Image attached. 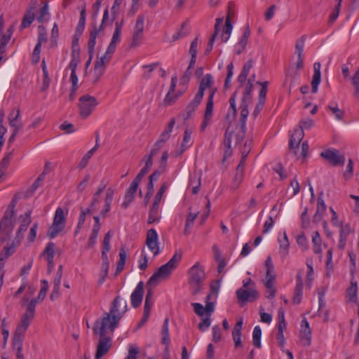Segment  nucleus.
I'll return each instance as SVG.
<instances>
[{"label": "nucleus", "instance_id": "nucleus-1", "mask_svg": "<svg viewBox=\"0 0 359 359\" xmlns=\"http://www.w3.org/2000/svg\"><path fill=\"white\" fill-rule=\"evenodd\" d=\"M120 296L116 297L112 302L109 312H104L101 318L96 320L93 330L95 334L100 336L95 352V359H100L107 353L112 346L111 338L107 336L110 332L113 333L120 320L127 311V303L121 304Z\"/></svg>", "mask_w": 359, "mask_h": 359}, {"label": "nucleus", "instance_id": "nucleus-2", "mask_svg": "<svg viewBox=\"0 0 359 359\" xmlns=\"http://www.w3.org/2000/svg\"><path fill=\"white\" fill-rule=\"evenodd\" d=\"M182 257L181 251L175 252L171 259L166 264L160 266L150 277L147 283V286H156L161 280L168 279L177 267Z\"/></svg>", "mask_w": 359, "mask_h": 359}, {"label": "nucleus", "instance_id": "nucleus-3", "mask_svg": "<svg viewBox=\"0 0 359 359\" xmlns=\"http://www.w3.org/2000/svg\"><path fill=\"white\" fill-rule=\"evenodd\" d=\"M189 284L194 295L199 293L203 289L206 278L204 267L199 262L195 263L188 271Z\"/></svg>", "mask_w": 359, "mask_h": 359}, {"label": "nucleus", "instance_id": "nucleus-4", "mask_svg": "<svg viewBox=\"0 0 359 359\" xmlns=\"http://www.w3.org/2000/svg\"><path fill=\"white\" fill-rule=\"evenodd\" d=\"M253 84L252 81L250 79L248 80L247 84L245 87L243 97L241 100V103L240 105L241 109V118H240V123L242 130H245V125L247 118L248 116V105L251 103L252 101V95L251 93L252 91Z\"/></svg>", "mask_w": 359, "mask_h": 359}, {"label": "nucleus", "instance_id": "nucleus-5", "mask_svg": "<svg viewBox=\"0 0 359 359\" xmlns=\"http://www.w3.org/2000/svg\"><path fill=\"white\" fill-rule=\"evenodd\" d=\"M98 105L97 99L90 95H84L79 100V114L83 118L88 117Z\"/></svg>", "mask_w": 359, "mask_h": 359}, {"label": "nucleus", "instance_id": "nucleus-6", "mask_svg": "<svg viewBox=\"0 0 359 359\" xmlns=\"http://www.w3.org/2000/svg\"><path fill=\"white\" fill-rule=\"evenodd\" d=\"M65 215L62 208H57L55 210L53 222L48 230V236L50 238L56 237L65 228Z\"/></svg>", "mask_w": 359, "mask_h": 359}, {"label": "nucleus", "instance_id": "nucleus-7", "mask_svg": "<svg viewBox=\"0 0 359 359\" xmlns=\"http://www.w3.org/2000/svg\"><path fill=\"white\" fill-rule=\"evenodd\" d=\"M206 89H208V97L206 103H209L210 100L213 102V98L217 89V88L214 87V79L210 74H206L201 79L196 94L203 97L204 92Z\"/></svg>", "mask_w": 359, "mask_h": 359}, {"label": "nucleus", "instance_id": "nucleus-8", "mask_svg": "<svg viewBox=\"0 0 359 359\" xmlns=\"http://www.w3.org/2000/svg\"><path fill=\"white\" fill-rule=\"evenodd\" d=\"M15 203L12 202L6 210L3 218L0 222V230L2 229L9 235L14 227L13 217L15 215Z\"/></svg>", "mask_w": 359, "mask_h": 359}, {"label": "nucleus", "instance_id": "nucleus-9", "mask_svg": "<svg viewBox=\"0 0 359 359\" xmlns=\"http://www.w3.org/2000/svg\"><path fill=\"white\" fill-rule=\"evenodd\" d=\"M320 156L333 166L343 165L345 157L337 149H326L320 153Z\"/></svg>", "mask_w": 359, "mask_h": 359}, {"label": "nucleus", "instance_id": "nucleus-10", "mask_svg": "<svg viewBox=\"0 0 359 359\" xmlns=\"http://www.w3.org/2000/svg\"><path fill=\"white\" fill-rule=\"evenodd\" d=\"M236 297L241 306H243L245 302L255 301L259 297V294L255 288L241 287L236 291Z\"/></svg>", "mask_w": 359, "mask_h": 359}, {"label": "nucleus", "instance_id": "nucleus-11", "mask_svg": "<svg viewBox=\"0 0 359 359\" xmlns=\"http://www.w3.org/2000/svg\"><path fill=\"white\" fill-rule=\"evenodd\" d=\"M31 214L32 211L28 210L25 213V215L20 216L19 220L20 224L18 230L17 231L16 237L14 239V243L16 242L17 244H20L22 238H23L24 232L27 231L29 225L31 224Z\"/></svg>", "mask_w": 359, "mask_h": 359}, {"label": "nucleus", "instance_id": "nucleus-12", "mask_svg": "<svg viewBox=\"0 0 359 359\" xmlns=\"http://www.w3.org/2000/svg\"><path fill=\"white\" fill-rule=\"evenodd\" d=\"M123 23V18H122L120 21H116L115 22L114 32L113 33L110 43L108 46V53H114L116 48V44L121 41V36Z\"/></svg>", "mask_w": 359, "mask_h": 359}, {"label": "nucleus", "instance_id": "nucleus-13", "mask_svg": "<svg viewBox=\"0 0 359 359\" xmlns=\"http://www.w3.org/2000/svg\"><path fill=\"white\" fill-rule=\"evenodd\" d=\"M304 136L302 129H294L290 136L289 142L290 151L293 155H297V150L299 149V144Z\"/></svg>", "mask_w": 359, "mask_h": 359}, {"label": "nucleus", "instance_id": "nucleus-14", "mask_svg": "<svg viewBox=\"0 0 359 359\" xmlns=\"http://www.w3.org/2000/svg\"><path fill=\"white\" fill-rule=\"evenodd\" d=\"M35 313L26 309L25 313L21 316L20 321L15 328V332L25 334L28 329L32 320L34 318Z\"/></svg>", "mask_w": 359, "mask_h": 359}, {"label": "nucleus", "instance_id": "nucleus-15", "mask_svg": "<svg viewBox=\"0 0 359 359\" xmlns=\"http://www.w3.org/2000/svg\"><path fill=\"white\" fill-rule=\"evenodd\" d=\"M300 341L304 346H309L311 341V330L306 319H304L301 324Z\"/></svg>", "mask_w": 359, "mask_h": 359}, {"label": "nucleus", "instance_id": "nucleus-16", "mask_svg": "<svg viewBox=\"0 0 359 359\" xmlns=\"http://www.w3.org/2000/svg\"><path fill=\"white\" fill-rule=\"evenodd\" d=\"M144 295V283L140 281L131 294V305L133 308H137L142 302Z\"/></svg>", "mask_w": 359, "mask_h": 359}, {"label": "nucleus", "instance_id": "nucleus-17", "mask_svg": "<svg viewBox=\"0 0 359 359\" xmlns=\"http://www.w3.org/2000/svg\"><path fill=\"white\" fill-rule=\"evenodd\" d=\"M236 91L233 94V95L229 99L230 107L228 110V112L225 116V123L230 128L231 123L234 121L237 111L236 108Z\"/></svg>", "mask_w": 359, "mask_h": 359}, {"label": "nucleus", "instance_id": "nucleus-18", "mask_svg": "<svg viewBox=\"0 0 359 359\" xmlns=\"http://www.w3.org/2000/svg\"><path fill=\"white\" fill-rule=\"evenodd\" d=\"M139 184L137 182H132L130 187L126 190L124 201L123 202L121 206L124 209L127 208L130 203L133 201L135 195L137 191Z\"/></svg>", "mask_w": 359, "mask_h": 359}, {"label": "nucleus", "instance_id": "nucleus-19", "mask_svg": "<svg viewBox=\"0 0 359 359\" xmlns=\"http://www.w3.org/2000/svg\"><path fill=\"white\" fill-rule=\"evenodd\" d=\"M97 36V31L96 29H95L93 31H90L89 40L88 42V51L89 53V59L86 63V69H88V66L90 65V64L91 62L92 58L93 57L95 46L96 44Z\"/></svg>", "mask_w": 359, "mask_h": 359}, {"label": "nucleus", "instance_id": "nucleus-20", "mask_svg": "<svg viewBox=\"0 0 359 359\" xmlns=\"http://www.w3.org/2000/svg\"><path fill=\"white\" fill-rule=\"evenodd\" d=\"M250 36V29L249 26H247L243 36L235 46V52L237 55H240L245 49Z\"/></svg>", "mask_w": 359, "mask_h": 359}, {"label": "nucleus", "instance_id": "nucleus-21", "mask_svg": "<svg viewBox=\"0 0 359 359\" xmlns=\"http://www.w3.org/2000/svg\"><path fill=\"white\" fill-rule=\"evenodd\" d=\"M313 69L314 72L311 81V90L313 93H316L318 91V86L321 81L320 63H314Z\"/></svg>", "mask_w": 359, "mask_h": 359}, {"label": "nucleus", "instance_id": "nucleus-22", "mask_svg": "<svg viewBox=\"0 0 359 359\" xmlns=\"http://www.w3.org/2000/svg\"><path fill=\"white\" fill-rule=\"evenodd\" d=\"M112 237L111 231H109L104 236L102 243V262H109L108 259L107 252H109L110 241Z\"/></svg>", "mask_w": 359, "mask_h": 359}, {"label": "nucleus", "instance_id": "nucleus-23", "mask_svg": "<svg viewBox=\"0 0 359 359\" xmlns=\"http://www.w3.org/2000/svg\"><path fill=\"white\" fill-rule=\"evenodd\" d=\"M203 97L200 96L198 94H196L194 96V98L192 101H191L188 105L186 107L185 112H186V117L185 120L189 119L191 116L193 114V113L197 109L198 107L201 104Z\"/></svg>", "mask_w": 359, "mask_h": 359}, {"label": "nucleus", "instance_id": "nucleus-24", "mask_svg": "<svg viewBox=\"0 0 359 359\" xmlns=\"http://www.w3.org/2000/svg\"><path fill=\"white\" fill-rule=\"evenodd\" d=\"M243 325V319L240 318L233 327L232 331V337L234 341L235 347L242 346L241 342V329Z\"/></svg>", "mask_w": 359, "mask_h": 359}, {"label": "nucleus", "instance_id": "nucleus-25", "mask_svg": "<svg viewBox=\"0 0 359 359\" xmlns=\"http://www.w3.org/2000/svg\"><path fill=\"white\" fill-rule=\"evenodd\" d=\"M76 46H78V44H75L73 43L72 46V59L68 65V68L71 70V72H76L78 65L80 62V51L79 48H76Z\"/></svg>", "mask_w": 359, "mask_h": 359}, {"label": "nucleus", "instance_id": "nucleus-26", "mask_svg": "<svg viewBox=\"0 0 359 359\" xmlns=\"http://www.w3.org/2000/svg\"><path fill=\"white\" fill-rule=\"evenodd\" d=\"M99 140H100L99 134L97 133L96 138H95V145L83 156V157L82 158L81 161H80V163L79 164V168L83 169L87 166L90 158L92 157V156L93 155L95 151L99 147Z\"/></svg>", "mask_w": 359, "mask_h": 359}, {"label": "nucleus", "instance_id": "nucleus-27", "mask_svg": "<svg viewBox=\"0 0 359 359\" xmlns=\"http://www.w3.org/2000/svg\"><path fill=\"white\" fill-rule=\"evenodd\" d=\"M175 124V120L174 118H171L168 125L165 130L161 133L158 140H157V144H164V143L170 138V134L172 131L174 126Z\"/></svg>", "mask_w": 359, "mask_h": 359}, {"label": "nucleus", "instance_id": "nucleus-28", "mask_svg": "<svg viewBox=\"0 0 359 359\" xmlns=\"http://www.w3.org/2000/svg\"><path fill=\"white\" fill-rule=\"evenodd\" d=\"M213 107H214V102H212L211 100L209 101V103H206L203 121L201 126V129L202 131H203L206 128L207 126L209 124V123L212 118V112H213Z\"/></svg>", "mask_w": 359, "mask_h": 359}, {"label": "nucleus", "instance_id": "nucleus-29", "mask_svg": "<svg viewBox=\"0 0 359 359\" xmlns=\"http://www.w3.org/2000/svg\"><path fill=\"white\" fill-rule=\"evenodd\" d=\"M35 3L33 4V6L29 8V9L27 10L25 15L23 16L21 25L20 26V29L22 30L30 26V25L34 20V13L33 12V9L34 8Z\"/></svg>", "mask_w": 359, "mask_h": 359}, {"label": "nucleus", "instance_id": "nucleus-30", "mask_svg": "<svg viewBox=\"0 0 359 359\" xmlns=\"http://www.w3.org/2000/svg\"><path fill=\"white\" fill-rule=\"evenodd\" d=\"M159 203L156 201H154L153 205L149 210V217L147 220L148 224H153L154 222H158L161 217L158 215Z\"/></svg>", "mask_w": 359, "mask_h": 359}, {"label": "nucleus", "instance_id": "nucleus-31", "mask_svg": "<svg viewBox=\"0 0 359 359\" xmlns=\"http://www.w3.org/2000/svg\"><path fill=\"white\" fill-rule=\"evenodd\" d=\"M25 334L15 332L12 339V348L15 351H22V341L25 339Z\"/></svg>", "mask_w": 359, "mask_h": 359}, {"label": "nucleus", "instance_id": "nucleus-32", "mask_svg": "<svg viewBox=\"0 0 359 359\" xmlns=\"http://www.w3.org/2000/svg\"><path fill=\"white\" fill-rule=\"evenodd\" d=\"M161 335H162V344L165 345V351H168V344L170 343V335H169V328H168V318H166L164 320L163 326H162V330H161Z\"/></svg>", "mask_w": 359, "mask_h": 359}, {"label": "nucleus", "instance_id": "nucleus-33", "mask_svg": "<svg viewBox=\"0 0 359 359\" xmlns=\"http://www.w3.org/2000/svg\"><path fill=\"white\" fill-rule=\"evenodd\" d=\"M349 80L353 87V96L359 99V67L353 75L349 77Z\"/></svg>", "mask_w": 359, "mask_h": 359}, {"label": "nucleus", "instance_id": "nucleus-34", "mask_svg": "<svg viewBox=\"0 0 359 359\" xmlns=\"http://www.w3.org/2000/svg\"><path fill=\"white\" fill-rule=\"evenodd\" d=\"M114 191L112 189L109 188L107 189L106 193V197L104 199L105 208L101 211V215L104 217L107 212H109L111 208V203L113 201Z\"/></svg>", "mask_w": 359, "mask_h": 359}, {"label": "nucleus", "instance_id": "nucleus-35", "mask_svg": "<svg viewBox=\"0 0 359 359\" xmlns=\"http://www.w3.org/2000/svg\"><path fill=\"white\" fill-rule=\"evenodd\" d=\"M244 172L236 170L233 179L230 185V189L233 191L237 189L243 182Z\"/></svg>", "mask_w": 359, "mask_h": 359}, {"label": "nucleus", "instance_id": "nucleus-36", "mask_svg": "<svg viewBox=\"0 0 359 359\" xmlns=\"http://www.w3.org/2000/svg\"><path fill=\"white\" fill-rule=\"evenodd\" d=\"M41 68H42V71H43V83H42V86L41 88V90L46 91L50 86V79L48 76V72L46 65V62L44 60L41 62Z\"/></svg>", "mask_w": 359, "mask_h": 359}, {"label": "nucleus", "instance_id": "nucleus-37", "mask_svg": "<svg viewBox=\"0 0 359 359\" xmlns=\"http://www.w3.org/2000/svg\"><path fill=\"white\" fill-rule=\"evenodd\" d=\"M312 243L313 244V252L315 254H320L322 252L321 243L322 240L318 231H315L312 236Z\"/></svg>", "mask_w": 359, "mask_h": 359}, {"label": "nucleus", "instance_id": "nucleus-38", "mask_svg": "<svg viewBox=\"0 0 359 359\" xmlns=\"http://www.w3.org/2000/svg\"><path fill=\"white\" fill-rule=\"evenodd\" d=\"M189 186L192 187L193 194H197L201 187V176L194 175L190 177Z\"/></svg>", "mask_w": 359, "mask_h": 359}, {"label": "nucleus", "instance_id": "nucleus-39", "mask_svg": "<svg viewBox=\"0 0 359 359\" xmlns=\"http://www.w3.org/2000/svg\"><path fill=\"white\" fill-rule=\"evenodd\" d=\"M126 252L123 248H121L119 252V260L117 263L116 273L121 272L123 269L126 260Z\"/></svg>", "mask_w": 359, "mask_h": 359}, {"label": "nucleus", "instance_id": "nucleus-40", "mask_svg": "<svg viewBox=\"0 0 359 359\" xmlns=\"http://www.w3.org/2000/svg\"><path fill=\"white\" fill-rule=\"evenodd\" d=\"M278 241L280 243V253L285 257L288 253V248L290 245L288 238L285 232H284L283 238L278 239Z\"/></svg>", "mask_w": 359, "mask_h": 359}, {"label": "nucleus", "instance_id": "nucleus-41", "mask_svg": "<svg viewBox=\"0 0 359 359\" xmlns=\"http://www.w3.org/2000/svg\"><path fill=\"white\" fill-rule=\"evenodd\" d=\"M232 29L233 26L231 25V22H229V19H226L225 26L224 27L223 32L221 36L222 41L223 42H226L228 41L231 33Z\"/></svg>", "mask_w": 359, "mask_h": 359}, {"label": "nucleus", "instance_id": "nucleus-42", "mask_svg": "<svg viewBox=\"0 0 359 359\" xmlns=\"http://www.w3.org/2000/svg\"><path fill=\"white\" fill-rule=\"evenodd\" d=\"M13 150L6 153L2 160L0 161V171L4 173V170L8 167L10 161L13 156Z\"/></svg>", "mask_w": 359, "mask_h": 359}, {"label": "nucleus", "instance_id": "nucleus-43", "mask_svg": "<svg viewBox=\"0 0 359 359\" xmlns=\"http://www.w3.org/2000/svg\"><path fill=\"white\" fill-rule=\"evenodd\" d=\"M261 336H262V330L259 326H256L252 332V341L253 344L257 348L261 347Z\"/></svg>", "mask_w": 359, "mask_h": 359}, {"label": "nucleus", "instance_id": "nucleus-44", "mask_svg": "<svg viewBox=\"0 0 359 359\" xmlns=\"http://www.w3.org/2000/svg\"><path fill=\"white\" fill-rule=\"evenodd\" d=\"M257 84H259L262 87L260 89V91H259V93L258 101L265 103L266 95L267 90H268L267 88H268L269 82L268 81H264V82L258 81Z\"/></svg>", "mask_w": 359, "mask_h": 359}, {"label": "nucleus", "instance_id": "nucleus-45", "mask_svg": "<svg viewBox=\"0 0 359 359\" xmlns=\"http://www.w3.org/2000/svg\"><path fill=\"white\" fill-rule=\"evenodd\" d=\"M144 37V33L133 32L130 47L135 48L140 46Z\"/></svg>", "mask_w": 359, "mask_h": 359}, {"label": "nucleus", "instance_id": "nucleus-46", "mask_svg": "<svg viewBox=\"0 0 359 359\" xmlns=\"http://www.w3.org/2000/svg\"><path fill=\"white\" fill-rule=\"evenodd\" d=\"M19 244H17L16 242L14 243V241H13L12 245L11 246H5L1 251V258H4V259H6L9 257H11L14 252H15V248L16 245H18Z\"/></svg>", "mask_w": 359, "mask_h": 359}, {"label": "nucleus", "instance_id": "nucleus-47", "mask_svg": "<svg viewBox=\"0 0 359 359\" xmlns=\"http://www.w3.org/2000/svg\"><path fill=\"white\" fill-rule=\"evenodd\" d=\"M42 255L46 256V259H53L55 255V244L52 242L48 243Z\"/></svg>", "mask_w": 359, "mask_h": 359}, {"label": "nucleus", "instance_id": "nucleus-48", "mask_svg": "<svg viewBox=\"0 0 359 359\" xmlns=\"http://www.w3.org/2000/svg\"><path fill=\"white\" fill-rule=\"evenodd\" d=\"M144 15H139L137 18L135 27L133 32L143 33L144 27Z\"/></svg>", "mask_w": 359, "mask_h": 359}, {"label": "nucleus", "instance_id": "nucleus-49", "mask_svg": "<svg viewBox=\"0 0 359 359\" xmlns=\"http://www.w3.org/2000/svg\"><path fill=\"white\" fill-rule=\"evenodd\" d=\"M305 36H302L298 39L295 44V53L298 57H303V50L304 47Z\"/></svg>", "mask_w": 359, "mask_h": 359}, {"label": "nucleus", "instance_id": "nucleus-50", "mask_svg": "<svg viewBox=\"0 0 359 359\" xmlns=\"http://www.w3.org/2000/svg\"><path fill=\"white\" fill-rule=\"evenodd\" d=\"M303 295V287L295 286L294 291V296L292 298V303L294 304H299L302 301Z\"/></svg>", "mask_w": 359, "mask_h": 359}, {"label": "nucleus", "instance_id": "nucleus-51", "mask_svg": "<svg viewBox=\"0 0 359 359\" xmlns=\"http://www.w3.org/2000/svg\"><path fill=\"white\" fill-rule=\"evenodd\" d=\"M346 293L351 301L355 302L357 297V284L351 282V286L347 289Z\"/></svg>", "mask_w": 359, "mask_h": 359}, {"label": "nucleus", "instance_id": "nucleus-52", "mask_svg": "<svg viewBox=\"0 0 359 359\" xmlns=\"http://www.w3.org/2000/svg\"><path fill=\"white\" fill-rule=\"evenodd\" d=\"M327 109L332 111V113L335 116V118L337 120L340 121L343 119L344 113L342 110L339 109L337 104H336L335 106L329 105L327 107Z\"/></svg>", "mask_w": 359, "mask_h": 359}, {"label": "nucleus", "instance_id": "nucleus-53", "mask_svg": "<svg viewBox=\"0 0 359 359\" xmlns=\"http://www.w3.org/2000/svg\"><path fill=\"white\" fill-rule=\"evenodd\" d=\"M191 130L189 129H186L184 134V137L182 143V146L186 147L188 149L191 145Z\"/></svg>", "mask_w": 359, "mask_h": 359}, {"label": "nucleus", "instance_id": "nucleus-54", "mask_svg": "<svg viewBox=\"0 0 359 359\" xmlns=\"http://www.w3.org/2000/svg\"><path fill=\"white\" fill-rule=\"evenodd\" d=\"M49 14L48 3H45L44 6L40 10V15L37 20L39 22L43 23L47 20L46 17Z\"/></svg>", "mask_w": 359, "mask_h": 359}, {"label": "nucleus", "instance_id": "nucleus-55", "mask_svg": "<svg viewBox=\"0 0 359 359\" xmlns=\"http://www.w3.org/2000/svg\"><path fill=\"white\" fill-rule=\"evenodd\" d=\"M39 36H38V42L43 43L47 41V33L45 27L43 25H39L38 27Z\"/></svg>", "mask_w": 359, "mask_h": 359}, {"label": "nucleus", "instance_id": "nucleus-56", "mask_svg": "<svg viewBox=\"0 0 359 359\" xmlns=\"http://www.w3.org/2000/svg\"><path fill=\"white\" fill-rule=\"evenodd\" d=\"M146 245L156 257L160 253L159 243L158 242L146 241Z\"/></svg>", "mask_w": 359, "mask_h": 359}, {"label": "nucleus", "instance_id": "nucleus-57", "mask_svg": "<svg viewBox=\"0 0 359 359\" xmlns=\"http://www.w3.org/2000/svg\"><path fill=\"white\" fill-rule=\"evenodd\" d=\"M180 95H181L180 93L178 94H175V95H173L172 93H168L167 95H165V97L163 102H164L165 104H166V105H172L175 102L177 99Z\"/></svg>", "mask_w": 359, "mask_h": 359}, {"label": "nucleus", "instance_id": "nucleus-58", "mask_svg": "<svg viewBox=\"0 0 359 359\" xmlns=\"http://www.w3.org/2000/svg\"><path fill=\"white\" fill-rule=\"evenodd\" d=\"M41 286L39 293V299H45L49 287L48 282L46 280H41Z\"/></svg>", "mask_w": 359, "mask_h": 359}, {"label": "nucleus", "instance_id": "nucleus-59", "mask_svg": "<svg viewBox=\"0 0 359 359\" xmlns=\"http://www.w3.org/2000/svg\"><path fill=\"white\" fill-rule=\"evenodd\" d=\"M308 151H309L308 142H304L302 144L301 150L300 151H299V149L297 150V155H294V156L297 157V159L300 158H304L307 156Z\"/></svg>", "mask_w": 359, "mask_h": 359}, {"label": "nucleus", "instance_id": "nucleus-60", "mask_svg": "<svg viewBox=\"0 0 359 359\" xmlns=\"http://www.w3.org/2000/svg\"><path fill=\"white\" fill-rule=\"evenodd\" d=\"M326 210V205L324 202V200L321 197H318L317 202V209L316 213L319 214V215L323 217V215Z\"/></svg>", "mask_w": 359, "mask_h": 359}, {"label": "nucleus", "instance_id": "nucleus-61", "mask_svg": "<svg viewBox=\"0 0 359 359\" xmlns=\"http://www.w3.org/2000/svg\"><path fill=\"white\" fill-rule=\"evenodd\" d=\"M297 243L303 250L308 249V241L304 233H302L297 236Z\"/></svg>", "mask_w": 359, "mask_h": 359}, {"label": "nucleus", "instance_id": "nucleus-62", "mask_svg": "<svg viewBox=\"0 0 359 359\" xmlns=\"http://www.w3.org/2000/svg\"><path fill=\"white\" fill-rule=\"evenodd\" d=\"M146 241L158 242V236L154 229L147 231Z\"/></svg>", "mask_w": 359, "mask_h": 359}, {"label": "nucleus", "instance_id": "nucleus-63", "mask_svg": "<svg viewBox=\"0 0 359 359\" xmlns=\"http://www.w3.org/2000/svg\"><path fill=\"white\" fill-rule=\"evenodd\" d=\"M139 348L134 345H131L128 349V355L125 359H136L139 353Z\"/></svg>", "mask_w": 359, "mask_h": 359}, {"label": "nucleus", "instance_id": "nucleus-64", "mask_svg": "<svg viewBox=\"0 0 359 359\" xmlns=\"http://www.w3.org/2000/svg\"><path fill=\"white\" fill-rule=\"evenodd\" d=\"M20 118V109H13L8 114V119L9 123L13 122L15 121H18Z\"/></svg>", "mask_w": 359, "mask_h": 359}]
</instances>
